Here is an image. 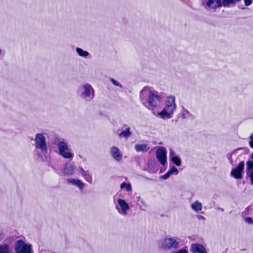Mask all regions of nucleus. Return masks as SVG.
<instances>
[{
  "instance_id": "ddd939ff",
  "label": "nucleus",
  "mask_w": 253,
  "mask_h": 253,
  "mask_svg": "<svg viewBox=\"0 0 253 253\" xmlns=\"http://www.w3.org/2000/svg\"><path fill=\"white\" fill-rule=\"evenodd\" d=\"M169 157L176 166L179 167L181 165V162L180 158L176 155L175 153L172 149H170Z\"/></svg>"
},
{
  "instance_id": "cd10ccee",
  "label": "nucleus",
  "mask_w": 253,
  "mask_h": 253,
  "mask_svg": "<svg viewBox=\"0 0 253 253\" xmlns=\"http://www.w3.org/2000/svg\"><path fill=\"white\" fill-rule=\"evenodd\" d=\"M85 180L89 183H91L92 182V177L90 173H88L85 176H84Z\"/></svg>"
},
{
  "instance_id": "39448f33",
  "label": "nucleus",
  "mask_w": 253,
  "mask_h": 253,
  "mask_svg": "<svg viewBox=\"0 0 253 253\" xmlns=\"http://www.w3.org/2000/svg\"><path fill=\"white\" fill-rule=\"evenodd\" d=\"M81 97L86 101L92 100L95 96V92L92 86L89 84H84L81 87Z\"/></svg>"
},
{
  "instance_id": "7c9ffc66",
  "label": "nucleus",
  "mask_w": 253,
  "mask_h": 253,
  "mask_svg": "<svg viewBox=\"0 0 253 253\" xmlns=\"http://www.w3.org/2000/svg\"><path fill=\"white\" fill-rule=\"evenodd\" d=\"M110 81L112 82V83L114 85H115V86H120L121 87H122V85L118 82H117L115 80H114L113 79H111Z\"/></svg>"
},
{
  "instance_id": "5701e85b",
  "label": "nucleus",
  "mask_w": 253,
  "mask_h": 253,
  "mask_svg": "<svg viewBox=\"0 0 253 253\" xmlns=\"http://www.w3.org/2000/svg\"><path fill=\"white\" fill-rule=\"evenodd\" d=\"M0 253H10L9 247L6 244L0 245Z\"/></svg>"
},
{
  "instance_id": "b1692460",
  "label": "nucleus",
  "mask_w": 253,
  "mask_h": 253,
  "mask_svg": "<svg viewBox=\"0 0 253 253\" xmlns=\"http://www.w3.org/2000/svg\"><path fill=\"white\" fill-rule=\"evenodd\" d=\"M250 158L252 160L247 162V170L253 169V153L251 155Z\"/></svg>"
},
{
  "instance_id": "9b49d317",
  "label": "nucleus",
  "mask_w": 253,
  "mask_h": 253,
  "mask_svg": "<svg viewBox=\"0 0 253 253\" xmlns=\"http://www.w3.org/2000/svg\"><path fill=\"white\" fill-rule=\"evenodd\" d=\"M191 250L193 253H207L205 248L202 245L198 243L192 244Z\"/></svg>"
},
{
  "instance_id": "393cba45",
  "label": "nucleus",
  "mask_w": 253,
  "mask_h": 253,
  "mask_svg": "<svg viewBox=\"0 0 253 253\" xmlns=\"http://www.w3.org/2000/svg\"><path fill=\"white\" fill-rule=\"evenodd\" d=\"M121 189H123L125 188L127 192L131 191V185L130 183H126V182H123L120 185Z\"/></svg>"
},
{
  "instance_id": "a878e982",
  "label": "nucleus",
  "mask_w": 253,
  "mask_h": 253,
  "mask_svg": "<svg viewBox=\"0 0 253 253\" xmlns=\"http://www.w3.org/2000/svg\"><path fill=\"white\" fill-rule=\"evenodd\" d=\"M191 114L190 112L186 109H184L182 114V118L184 119L188 118L189 117H190Z\"/></svg>"
},
{
  "instance_id": "a211bd4d",
  "label": "nucleus",
  "mask_w": 253,
  "mask_h": 253,
  "mask_svg": "<svg viewBox=\"0 0 253 253\" xmlns=\"http://www.w3.org/2000/svg\"><path fill=\"white\" fill-rule=\"evenodd\" d=\"M131 134L132 133L130 132V128L127 127L119 133L118 135L120 138H125L127 139L131 135Z\"/></svg>"
},
{
  "instance_id": "f3484780",
  "label": "nucleus",
  "mask_w": 253,
  "mask_h": 253,
  "mask_svg": "<svg viewBox=\"0 0 253 253\" xmlns=\"http://www.w3.org/2000/svg\"><path fill=\"white\" fill-rule=\"evenodd\" d=\"M135 202L141 211H145L146 209L148 208V205L140 197L136 198Z\"/></svg>"
},
{
  "instance_id": "0eeeda50",
  "label": "nucleus",
  "mask_w": 253,
  "mask_h": 253,
  "mask_svg": "<svg viewBox=\"0 0 253 253\" xmlns=\"http://www.w3.org/2000/svg\"><path fill=\"white\" fill-rule=\"evenodd\" d=\"M15 250L16 253H31V246L23 241L19 240L16 242Z\"/></svg>"
},
{
  "instance_id": "6ab92c4d",
  "label": "nucleus",
  "mask_w": 253,
  "mask_h": 253,
  "mask_svg": "<svg viewBox=\"0 0 253 253\" xmlns=\"http://www.w3.org/2000/svg\"><path fill=\"white\" fill-rule=\"evenodd\" d=\"M134 148L137 152H147L149 149L148 145L146 144H136Z\"/></svg>"
},
{
  "instance_id": "dca6fc26",
  "label": "nucleus",
  "mask_w": 253,
  "mask_h": 253,
  "mask_svg": "<svg viewBox=\"0 0 253 253\" xmlns=\"http://www.w3.org/2000/svg\"><path fill=\"white\" fill-rule=\"evenodd\" d=\"M178 173L177 169L175 167H172L164 175L161 176V178L163 179H168L172 174L176 175Z\"/></svg>"
},
{
  "instance_id": "f03ea898",
  "label": "nucleus",
  "mask_w": 253,
  "mask_h": 253,
  "mask_svg": "<svg viewBox=\"0 0 253 253\" xmlns=\"http://www.w3.org/2000/svg\"><path fill=\"white\" fill-rule=\"evenodd\" d=\"M35 151L38 158L44 161L45 156L48 152L46 138L42 133H39L36 134L35 138Z\"/></svg>"
},
{
  "instance_id": "412c9836",
  "label": "nucleus",
  "mask_w": 253,
  "mask_h": 253,
  "mask_svg": "<svg viewBox=\"0 0 253 253\" xmlns=\"http://www.w3.org/2000/svg\"><path fill=\"white\" fill-rule=\"evenodd\" d=\"M191 208L196 212H198L202 210V205L198 201H196L191 205Z\"/></svg>"
},
{
  "instance_id": "7ed1b4c3",
  "label": "nucleus",
  "mask_w": 253,
  "mask_h": 253,
  "mask_svg": "<svg viewBox=\"0 0 253 253\" xmlns=\"http://www.w3.org/2000/svg\"><path fill=\"white\" fill-rule=\"evenodd\" d=\"M180 245V239L175 237H167L159 243L160 248L165 251L176 250Z\"/></svg>"
},
{
  "instance_id": "9d476101",
  "label": "nucleus",
  "mask_w": 253,
  "mask_h": 253,
  "mask_svg": "<svg viewBox=\"0 0 253 253\" xmlns=\"http://www.w3.org/2000/svg\"><path fill=\"white\" fill-rule=\"evenodd\" d=\"M110 154L112 158L117 162H120L123 159V156L119 148L116 146H113L110 148Z\"/></svg>"
},
{
  "instance_id": "6e6552de",
  "label": "nucleus",
  "mask_w": 253,
  "mask_h": 253,
  "mask_svg": "<svg viewBox=\"0 0 253 253\" xmlns=\"http://www.w3.org/2000/svg\"><path fill=\"white\" fill-rule=\"evenodd\" d=\"M244 166L245 163L244 161L240 162L236 168L232 169L231 175L236 179L242 178V173L244 170Z\"/></svg>"
},
{
  "instance_id": "f704fd0d",
  "label": "nucleus",
  "mask_w": 253,
  "mask_h": 253,
  "mask_svg": "<svg viewBox=\"0 0 253 253\" xmlns=\"http://www.w3.org/2000/svg\"><path fill=\"white\" fill-rule=\"evenodd\" d=\"M250 210V207H247L245 211L242 213V216L248 214Z\"/></svg>"
},
{
  "instance_id": "2f4dec72",
  "label": "nucleus",
  "mask_w": 253,
  "mask_h": 253,
  "mask_svg": "<svg viewBox=\"0 0 253 253\" xmlns=\"http://www.w3.org/2000/svg\"><path fill=\"white\" fill-rule=\"evenodd\" d=\"M233 154V153H230L227 154V157L228 159L229 160L230 163L232 165H233V161L232 159V156Z\"/></svg>"
},
{
  "instance_id": "c756f323",
  "label": "nucleus",
  "mask_w": 253,
  "mask_h": 253,
  "mask_svg": "<svg viewBox=\"0 0 253 253\" xmlns=\"http://www.w3.org/2000/svg\"><path fill=\"white\" fill-rule=\"evenodd\" d=\"M245 221L247 224L253 225V219L252 217H247L245 218Z\"/></svg>"
},
{
  "instance_id": "e433bc0d",
  "label": "nucleus",
  "mask_w": 253,
  "mask_h": 253,
  "mask_svg": "<svg viewBox=\"0 0 253 253\" xmlns=\"http://www.w3.org/2000/svg\"><path fill=\"white\" fill-rule=\"evenodd\" d=\"M220 209V211H223V209Z\"/></svg>"
},
{
  "instance_id": "473e14b6",
  "label": "nucleus",
  "mask_w": 253,
  "mask_h": 253,
  "mask_svg": "<svg viewBox=\"0 0 253 253\" xmlns=\"http://www.w3.org/2000/svg\"><path fill=\"white\" fill-rule=\"evenodd\" d=\"M249 145L251 148H253V133L250 137Z\"/></svg>"
},
{
  "instance_id": "2eb2a0df",
  "label": "nucleus",
  "mask_w": 253,
  "mask_h": 253,
  "mask_svg": "<svg viewBox=\"0 0 253 253\" xmlns=\"http://www.w3.org/2000/svg\"><path fill=\"white\" fill-rule=\"evenodd\" d=\"M67 181L78 186L81 190H83L85 187L84 183L78 179L70 178L67 179Z\"/></svg>"
},
{
  "instance_id": "20e7f679",
  "label": "nucleus",
  "mask_w": 253,
  "mask_h": 253,
  "mask_svg": "<svg viewBox=\"0 0 253 253\" xmlns=\"http://www.w3.org/2000/svg\"><path fill=\"white\" fill-rule=\"evenodd\" d=\"M54 144L57 146L59 154L66 159H72L74 156L68 146V143L63 139H57L54 140Z\"/></svg>"
},
{
  "instance_id": "aec40b11",
  "label": "nucleus",
  "mask_w": 253,
  "mask_h": 253,
  "mask_svg": "<svg viewBox=\"0 0 253 253\" xmlns=\"http://www.w3.org/2000/svg\"><path fill=\"white\" fill-rule=\"evenodd\" d=\"M241 0H222L223 6L224 7H229L234 6L236 4Z\"/></svg>"
},
{
  "instance_id": "4be33fe9",
  "label": "nucleus",
  "mask_w": 253,
  "mask_h": 253,
  "mask_svg": "<svg viewBox=\"0 0 253 253\" xmlns=\"http://www.w3.org/2000/svg\"><path fill=\"white\" fill-rule=\"evenodd\" d=\"M76 51L78 55L81 57H86L89 54L88 51L84 50L83 49L80 47H77L76 48Z\"/></svg>"
},
{
  "instance_id": "c85d7f7f",
  "label": "nucleus",
  "mask_w": 253,
  "mask_h": 253,
  "mask_svg": "<svg viewBox=\"0 0 253 253\" xmlns=\"http://www.w3.org/2000/svg\"><path fill=\"white\" fill-rule=\"evenodd\" d=\"M247 172L249 174L251 183L253 185V169L247 170Z\"/></svg>"
},
{
  "instance_id": "423d86ee",
  "label": "nucleus",
  "mask_w": 253,
  "mask_h": 253,
  "mask_svg": "<svg viewBox=\"0 0 253 253\" xmlns=\"http://www.w3.org/2000/svg\"><path fill=\"white\" fill-rule=\"evenodd\" d=\"M118 204L116 205L115 208L118 213L123 216H126L130 210L128 204L124 199H118Z\"/></svg>"
},
{
  "instance_id": "f257e3e1",
  "label": "nucleus",
  "mask_w": 253,
  "mask_h": 253,
  "mask_svg": "<svg viewBox=\"0 0 253 253\" xmlns=\"http://www.w3.org/2000/svg\"><path fill=\"white\" fill-rule=\"evenodd\" d=\"M140 99L143 105L149 110L153 111L154 115L163 120L171 118L176 109L175 97L170 95L167 97L163 110L155 113V109L163 101V93L149 86H145L140 91Z\"/></svg>"
},
{
  "instance_id": "72a5a7b5",
  "label": "nucleus",
  "mask_w": 253,
  "mask_h": 253,
  "mask_svg": "<svg viewBox=\"0 0 253 253\" xmlns=\"http://www.w3.org/2000/svg\"><path fill=\"white\" fill-rule=\"evenodd\" d=\"M245 5L246 6H249L252 3V0H244Z\"/></svg>"
},
{
  "instance_id": "1a4fd4ad",
  "label": "nucleus",
  "mask_w": 253,
  "mask_h": 253,
  "mask_svg": "<svg viewBox=\"0 0 253 253\" xmlns=\"http://www.w3.org/2000/svg\"><path fill=\"white\" fill-rule=\"evenodd\" d=\"M156 157L161 164L165 165L167 163V151L165 148L161 147L156 151Z\"/></svg>"
},
{
  "instance_id": "bb28decb",
  "label": "nucleus",
  "mask_w": 253,
  "mask_h": 253,
  "mask_svg": "<svg viewBox=\"0 0 253 253\" xmlns=\"http://www.w3.org/2000/svg\"><path fill=\"white\" fill-rule=\"evenodd\" d=\"M79 170L82 174V175L84 177L88 173H89V171L88 170H85L82 167H80L79 168Z\"/></svg>"
},
{
  "instance_id": "4468645a",
  "label": "nucleus",
  "mask_w": 253,
  "mask_h": 253,
  "mask_svg": "<svg viewBox=\"0 0 253 253\" xmlns=\"http://www.w3.org/2000/svg\"><path fill=\"white\" fill-rule=\"evenodd\" d=\"M75 167L71 163H67L63 171V173L67 175H71L74 173Z\"/></svg>"
},
{
  "instance_id": "c9c22d12",
  "label": "nucleus",
  "mask_w": 253,
  "mask_h": 253,
  "mask_svg": "<svg viewBox=\"0 0 253 253\" xmlns=\"http://www.w3.org/2000/svg\"><path fill=\"white\" fill-rule=\"evenodd\" d=\"M4 55V52L0 48V58L3 57Z\"/></svg>"
},
{
  "instance_id": "f8f14e48",
  "label": "nucleus",
  "mask_w": 253,
  "mask_h": 253,
  "mask_svg": "<svg viewBox=\"0 0 253 253\" xmlns=\"http://www.w3.org/2000/svg\"><path fill=\"white\" fill-rule=\"evenodd\" d=\"M207 5L210 8L215 9L223 6V2L221 0H208Z\"/></svg>"
}]
</instances>
